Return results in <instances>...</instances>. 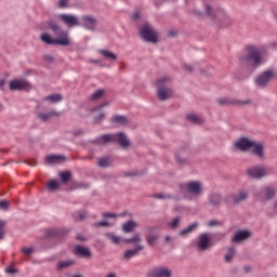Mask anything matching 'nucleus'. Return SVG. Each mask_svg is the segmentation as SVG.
I'll return each instance as SVG.
<instances>
[{
  "label": "nucleus",
  "instance_id": "47",
  "mask_svg": "<svg viewBox=\"0 0 277 277\" xmlns=\"http://www.w3.org/2000/svg\"><path fill=\"white\" fill-rule=\"evenodd\" d=\"M154 198H157L158 200H166L167 198H172L171 195H164V194H155Z\"/></svg>",
  "mask_w": 277,
  "mask_h": 277
},
{
  "label": "nucleus",
  "instance_id": "41",
  "mask_svg": "<svg viewBox=\"0 0 277 277\" xmlns=\"http://www.w3.org/2000/svg\"><path fill=\"white\" fill-rule=\"evenodd\" d=\"M88 213L85 211H77L75 214H74V217L75 220H77L78 222H81L83 220H85Z\"/></svg>",
  "mask_w": 277,
  "mask_h": 277
},
{
  "label": "nucleus",
  "instance_id": "10",
  "mask_svg": "<svg viewBox=\"0 0 277 277\" xmlns=\"http://www.w3.org/2000/svg\"><path fill=\"white\" fill-rule=\"evenodd\" d=\"M52 31H55V36L57 39H55L56 44H60L61 47H68L70 44V39H68V32L60 29V26L52 25L51 26Z\"/></svg>",
  "mask_w": 277,
  "mask_h": 277
},
{
  "label": "nucleus",
  "instance_id": "1",
  "mask_svg": "<svg viewBox=\"0 0 277 277\" xmlns=\"http://www.w3.org/2000/svg\"><path fill=\"white\" fill-rule=\"evenodd\" d=\"M234 149L240 150V153H251L261 161L265 159V143L250 140L246 136L239 137L234 142Z\"/></svg>",
  "mask_w": 277,
  "mask_h": 277
},
{
  "label": "nucleus",
  "instance_id": "3",
  "mask_svg": "<svg viewBox=\"0 0 277 277\" xmlns=\"http://www.w3.org/2000/svg\"><path fill=\"white\" fill-rule=\"evenodd\" d=\"M95 144L98 146H105V144H119L121 148H128L129 146V138L127 137V134L122 132H118L115 134H103L101 136H97L94 140Z\"/></svg>",
  "mask_w": 277,
  "mask_h": 277
},
{
  "label": "nucleus",
  "instance_id": "23",
  "mask_svg": "<svg viewBox=\"0 0 277 277\" xmlns=\"http://www.w3.org/2000/svg\"><path fill=\"white\" fill-rule=\"evenodd\" d=\"M232 198L235 205H239V202H243V200L248 198V193H246L245 190H239L238 193L233 194Z\"/></svg>",
  "mask_w": 277,
  "mask_h": 277
},
{
  "label": "nucleus",
  "instance_id": "22",
  "mask_svg": "<svg viewBox=\"0 0 277 277\" xmlns=\"http://www.w3.org/2000/svg\"><path fill=\"white\" fill-rule=\"evenodd\" d=\"M97 53H100L106 62H116V60H118V55L109 50H98Z\"/></svg>",
  "mask_w": 277,
  "mask_h": 277
},
{
  "label": "nucleus",
  "instance_id": "2",
  "mask_svg": "<svg viewBox=\"0 0 277 277\" xmlns=\"http://www.w3.org/2000/svg\"><path fill=\"white\" fill-rule=\"evenodd\" d=\"M263 48L247 45L246 54L240 56V62L249 68H259L263 64Z\"/></svg>",
  "mask_w": 277,
  "mask_h": 277
},
{
  "label": "nucleus",
  "instance_id": "64",
  "mask_svg": "<svg viewBox=\"0 0 277 277\" xmlns=\"http://www.w3.org/2000/svg\"><path fill=\"white\" fill-rule=\"evenodd\" d=\"M194 13L196 14V16H202V12L195 10Z\"/></svg>",
  "mask_w": 277,
  "mask_h": 277
},
{
  "label": "nucleus",
  "instance_id": "34",
  "mask_svg": "<svg viewBox=\"0 0 277 277\" xmlns=\"http://www.w3.org/2000/svg\"><path fill=\"white\" fill-rule=\"evenodd\" d=\"M105 236L107 237V239H109L111 241V243L118 245L121 241H124V239H122L121 237L116 236V235H114L111 233H107V234H105Z\"/></svg>",
  "mask_w": 277,
  "mask_h": 277
},
{
  "label": "nucleus",
  "instance_id": "58",
  "mask_svg": "<svg viewBox=\"0 0 277 277\" xmlns=\"http://www.w3.org/2000/svg\"><path fill=\"white\" fill-rule=\"evenodd\" d=\"M76 239H77L78 241H85V236H83V234H78V235L76 236Z\"/></svg>",
  "mask_w": 277,
  "mask_h": 277
},
{
  "label": "nucleus",
  "instance_id": "46",
  "mask_svg": "<svg viewBox=\"0 0 277 277\" xmlns=\"http://www.w3.org/2000/svg\"><path fill=\"white\" fill-rule=\"evenodd\" d=\"M123 175L127 179H131L133 176H140V172H137V171H128V172H124Z\"/></svg>",
  "mask_w": 277,
  "mask_h": 277
},
{
  "label": "nucleus",
  "instance_id": "17",
  "mask_svg": "<svg viewBox=\"0 0 277 277\" xmlns=\"http://www.w3.org/2000/svg\"><path fill=\"white\" fill-rule=\"evenodd\" d=\"M219 105H250V100L235 101L227 97L217 100Z\"/></svg>",
  "mask_w": 277,
  "mask_h": 277
},
{
  "label": "nucleus",
  "instance_id": "6",
  "mask_svg": "<svg viewBox=\"0 0 277 277\" xmlns=\"http://www.w3.org/2000/svg\"><path fill=\"white\" fill-rule=\"evenodd\" d=\"M277 189L272 185L263 186L259 193L255 194V197L260 202H269L273 198H276Z\"/></svg>",
  "mask_w": 277,
  "mask_h": 277
},
{
  "label": "nucleus",
  "instance_id": "27",
  "mask_svg": "<svg viewBox=\"0 0 277 277\" xmlns=\"http://www.w3.org/2000/svg\"><path fill=\"white\" fill-rule=\"evenodd\" d=\"M111 163H113L111 157H102L97 159V166L100 168H109Z\"/></svg>",
  "mask_w": 277,
  "mask_h": 277
},
{
  "label": "nucleus",
  "instance_id": "56",
  "mask_svg": "<svg viewBox=\"0 0 277 277\" xmlns=\"http://www.w3.org/2000/svg\"><path fill=\"white\" fill-rule=\"evenodd\" d=\"M175 159H176L177 163H185V162L187 161L185 158H181L180 155H177V156L175 157Z\"/></svg>",
  "mask_w": 277,
  "mask_h": 277
},
{
  "label": "nucleus",
  "instance_id": "13",
  "mask_svg": "<svg viewBox=\"0 0 277 277\" xmlns=\"http://www.w3.org/2000/svg\"><path fill=\"white\" fill-rule=\"evenodd\" d=\"M80 25L89 31H94L96 29V18L92 15H84L80 18Z\"/></svg>",
  "mask_w": 277,
  "mask_h": 277
},
{
  "label": "nucleus",
  "instance_id": "37",
  "mask_svg": "<svg viewBox=\"0 0 277 277\" xmlns=\"http://www.w3.org/2000/svg\"><path fill=\"white\" fill-rule=\"evenodd\" d=\"M113 122H116L117 124H127L129 120L127 119L126 116L116 115L115 117H113Z\"/></svg>",
  "mask_w": 277,
  "mask_h": 277
},
{
  "label": "nucleus",
  "instance_id": "52",
  "mask_svg": "<svg viewBox=\"0 0 277 277\" xmlns=\"http://www.w3.org/2000/svg\"><path fill=\"white\" fill-rule=\"evenodd\" d=\"M103 107H107V103L100 104L97 107L92 108V111H98L103 109Z\"/></svg>",
  "mask_w": 277,
  "mask_h": 277
},
{
  "label": "nucleus",
  "instance_id": "25",
  "mask_svg": "<svg viewBox=\"0 0 277 277\" xmlns=\"http://www.w3.org/2000/svg\"><path fill=\"white\" fill-rule=\"evenodd\" d=\"M61 161H64V156L62 155H50L45 157V163H60Z\"/></svg>",
  "mask_w": 277,
  "mask_h": 277
},
{
  "label": "nucleus",
  "instance_id": "15",
  "mask_svg": "<svg viewBox=\"0 0 277 277\" xmlns=\"http://www.w3.org/2000/svg\"><path fill=\"white\" fill-rule=\"evenodd\" d=\"M58 18H61V21H63V23H65L67 27H78L79 25H81L79 23V18L71 14H61Z\"/></svg>",
  "mask_w": 277,
  "mask_h": 277
},
{
  "label": "nucleus",
  "instance_id": "24",
  "mask_svg": "<svg viewBox=\"0 0 277 277\" xmlns=\"http://www.w3.org/2000/svg\"><path fill=\"white\" fill-rule=\"evenodd\" d=\"M208 201L212 207H220L222 202V196L220 194L212 193L208 197Z\"/></svg>",
  "mask_w": 277,
  "mask_h": 277
},
{
  "label": "nucleus",
  "instance_id": "32",
  "mask_svg": "<svg viewBox=\"0 0 277 277\" xmlns=\"http://www.w3.org/2000/svg\"><path fill=\"white\" fill-rule=\"evenodd\" d=\"M70 265H75V261L72 260L60 261L57 263V269H66L67 267H70Z\"/></svg>",
  "mask_w": 277,
  "mask_h": 277
},
{
  "label": "nucleus",
  "instance_id": "7",
  "mask_svg": "<svg viewBox=\"0 0 277 277\" xmlns=\"http://www.w3.org/2000/svg\"><path fill=\"white\" fill-rule=\"evenodd\" d=\"M141 38L145 40V42H151L153 44H157V31L149 23L143 24L140 28Z\"/></svg>",
  "mask_w": 277,
  "mask_h": 277
},
{
  "label": "nucleus",
  "instance_id": "12",
  "mask_svg": "<svg viewBox=\"0 0 277 277\" xmlns=\"http://www.w3.org/2000/svg\"><path fill=\"white\" fill-rule=\"evenodd\" d=\"M186 192L187 194H190V196L198 198V196H202L205 189L202 188V183L190 181L186 184Z\"/></svg>",
  "mask_w": 277,
  "mask_h": 277
},
{
  "label": "nucleus",
  "instance_id": "26",
  "mask_svg": "<svg viewBox=\"0 0 277 277\" xmlns=\"http://www.w3.org/2000/svg\"><path fill=\"white\" fill-rule=\"evenodd\" d=\"M137 227L135 221H128L122 225L123 233H133V229Z\"/></svg>",
  "mask_w": 277,
  "mask_h": 277
},
{
  "label": "nucleus",
  "instance_id": "39",
  "mask_svg": "<svg viewBox=\"0 0 277 277\" xmlns=\"http://www.w3.org/2000/svg\"><path fill=\"white\" fill-rule=\"evenodd\" d=\"M52 116H57V113L55 111H50L47 114H39L38 118H40L43 122H47Z\"/></svg>",
  "mask_w": 277,
  "mask_h": 277
},
{
  "label": "nucleus",
  "instance_id": "18",
  "mask_svg": "<svg viewBox=\"0 0 277 277\" xmlns=\"http://www.w3.org/2000/svg\"><path fill=\"white\" fill-rule=\"evenodd\" d=\"M153 277H171L172 269L168 267H157L151 272Z\"/></svg>",
  "mask_w": 277,
  "mask_h": 277
},
{
  "label": "nucleus",
  "instance_id": "59",
  "mask_svg": "<svg viewBox=\"0 0 277 277\" xmlns=\"http://www.w3.org/2000/svg\"><path fill=\"white\" fill-rule=\"evenodd\" d=\"M103 217L107 219V217H118V215H116L115 213H104Z\"/></svg>",
  "mask_w": 277,
  "mask_h": 277
},
{
  "label": "nucleus",
  "instance_id": "50",
  "mask_svg": "<svg viewBox=\"0 0 277 277\" xmlns=\"http://www.w3.org/2000/svg\"><path fill=\"white\" fill-rule=\"evenodd\" d=\"M105 118V113H100L97 116H95V122H101Z\"/></svg>",
  "mask_w": 277,
  "mask_h": 277
},
{
  "label": "nucleus",
  "instance_id": "29",
  "mask_svg": "<svg viewBox=\"0 0 277 277\" xmlns=\"http://www.w3.org/2000/svg\"><path fill=\"white\" fill-rule=\"evenodd\" d=\"M124 243H133V246L137 245L140 246L142 241V237H140V234L134 235L132 238L123 239Z\"/></svg>",
  "mask_w": 277,
  "mask_h": 277
},
{
  "label": "nucleus",
  "instance_id": "33",
  "mask_svg": "<svg viewBox=\"0 0 277 277\" xmlns=\"http://www.w3.org/2000/svg\"><path fill=\"white\" fill-rule=\"evenodd\" d=\"M187 120H189V122H193L194 124H202L201 117L196 114L187 115Z\"/></svg>",
  "mask_w": 277,
  "mask_h": 277
},
{
  "label": "nucleus",
  "instance_id": "30",
  "mask_svg": "<svg viewBox=\"0 0 277 277\" xmlns=\"http://www.w3.org/2000/svg\"><path fill=\"white\" fill-rule=\"evenodd\" d=\"M196 228H198V223H193L188 225L186 228L182 229L180 232V236L184 237V235H189V233H192V230H195Z\"/></svg>",
  "mask_w": 277,
  "mask_h": 277
},
{
  "label": "nucleus",
  "instance_id": "28",
  "mask_svg": "<svg viewBox=\"0 0 277 277\" xmlns=\"http://www.w3.org/2000/svg\"><path fill=\"white\" fill-rule=\"evenodd\" d=\"M40 40L44 42V44H56L55 39L51 37V35L44 32L40 36Z\"/></svg>",
  "mask_w": 277,
  "mask_h": 277
},
{
  "label": "nucleus",
  "instance_id": "8",
  "mask_svg": "<svg viewBox=\"0 0 277 277\" xmlns=\"http://www.w3.org/2000/svg\"><path fill=\"white\" fill-rule=\"evenodd\" d=\"M275 74L273 69H267L263 72H261L256 78H255V85L256 88H261L262 90L267 88L269 83H272V80L274 79Z\"/></svg>",
  "mask_w": 277,
  "mask_h": 277
},
{
  "label": "nucleus",
  "instance_id": "21",
  "mask_svg": "<svg viewBox=\"0 0 277 277\" xmlns=\"http://www.w3.org/2000/svg\"><path fill=\"white\" fill-rule=\"evenodd\" d=\"M142 250H144V246L142 245H136L134 249L131 250H127L123 254L124 259H133V256H137V254H140V252H142Z\"/></svg>",
  "mask_w": 277,
  "mask_h": 277
},
{
  "label": "nucleus",
  "instance_id": "9",
  "mask_svg": "<svg viewBox=\"0 0 277 277\" xmlns=\"http://www.w3.org/2000/svg\"><path fill=\"white\" fill-rule=\"evenodd\" d=\"M248 176L250 179H255L256 181H261V179L267 176L269 174V171L267 168L263 166H253L247 170Z\"/></svg>",
  "mask_w": 277,
  "mask_h": 277
},
{
  "label": "nucleus",
  "instance_id": "16",
  "mask_svg": "<svg viewBox=\"0 0 277 277\" xmlns=\"http://www.w3.org/2000/svg\"><path fill=\"white\" fill-rule=\"evenodd\" d=\"M9 88L10 90H27L29 88V82L25 80H11Z\"/></svg>",
  "mask_w": 277,
  "mask_h": 277
},
{
  "label": "nucleus",
  "instance_id": "43",
  "mask_svg": "<svg viewBox=\"0 0 277 277\" xmlns=\"http://www.w3.org/2000/svg\"><path fill=\"white\" fill-rule=\"evenodd\" d=\"M180 224H181V217H174L169 223V226L170 228H179Z\"/></svg>",
  "mask_w": 277,
  "mask_h": 277
},
{
  "label": "nucleus",
  "instance_id": "48",
  "mask_svg": "<svg viewBox=\"0 0 277 277\" xmlns=\"http://www.w3.org/2000/svg\"><path fill=\"white\" fill-rule=\"evenodd\" d=\"M5 226V222L0 220V240L3 239L4 235H5V230L3 229Z\"/></svg>",
  "mask_w": 277,
  "mask_h": 277
},
{
  "label": "nucleus",
  "instance_id": "11",
  "mask_svg": "<svg viewBox=\"0 0 277 277\" xmlns=\"http://www.w3.org/2000/svg\"><path fill=\"white\" fill-rule=\"evenodd\" d=\"M211 248V234L202 233L197 239V250L198 252H207Z\"/></svg>",
  "mask_w": 277,
  "mask_h": 277
},
{
  "label": "nucleus",
  "instance_id": "40",
  "mask_svg": "<svg viewBox=\"0 0 277 277\" xmlns=\"http://www.w3.org/2000/svg\"><path fill=\"white\" fill-rule=\"evenodd\" d=\"M72 1H75V0H58L57 5H58L61 9H64V8H71Z\"/></svg>",
  "mask_w": 277,
  "mask_h": 277
},
{
  "label": "nucleus",
  "instance_id": "61",
  "mask_svg": "<svg viewBox=\"0 0 277 277\" xmlns=\"http://www.w3.org/2000/svg\"><path fill=\"white\" fill-rule=\"evenodd\" d=\"M89 62L90 64H101V60L90 58Z\"/></svg>",
  "mask_w": 277,
  "mask_h": 277
},
{
  "label": "nucleus",
  "instance_id": "45",
  "mask_svg": "<svg viewBox=\"0 0 277 277\" xmlns=\"http://www.w3.org/2000/svg\"><path fill=\"white\" fill-rule=\"evenodd\" d=\"M21 252L26 254V256H29L30 254H34V247H23Z\"/></svg>",
  "mask_w": 277,
  "mask_h": 277
},
{
  "label": "nucleus",
  "instance_id": "5",
  "mask_svg": "<svg viewBox=\"0 0 277 277\" xmlns=\"http://www.w3.org/2000/svg\"><path fill=\"white\" fill-rule=\"evenodd\" d=\"M206 14L211 17L212 21H220V23H222V27H226V25L230 23L228 15H226V12L222 9L215 11L211 5L206 4Z\"/></svg>",
  "mask_w": 277,
  "mask_h": 277
},
{
  "label": "nucleus",
  "instance_id": "57",
  "mask_svg": "<svg viewBox=\"0 0 277 277\" xmlns=\"http://www.w3.org/2000/svg\"><path fill=\"white\" fill-rule=\"evenodd\" d=\"M28 166H30L31 168H35V166H38V162L36 160H27L26 162Z\"/></svg>",
  "mask_w": 277,
  "mask_h": 277
},
{
  "label": "nucleus",
  "instance_id": "4",
  "mask_svg": "<svg viewBox=\"0 0 277 277\" xmlns=\"http://www.w3.org/2000/svg\"><path fill=\"white\" fill-rule=\"evenodd\" d=\"M169 78H160L157 80V96L159 101H168V98H172V89L168 87Z\"/></svg>",
  "mask_w": 277,
  "mask_h": 277
},
{
  "label": "nucleus",
  "instance_id": "49",
  "mask_svg": "<svg viewBox=\"0 0 277 277\" xmlns=\"http://www.w3.org/2000/svg\"><path fill=\"white\" fill-rule=\"evenodd\" d=\"M8 207H10V203L8 201H0V209L3 211H8Z\"/></svg>",
  "mask_w": 277,
  "mask_h": 277
},
{
  "label": "nucleus",
  "instance_id": "62",
  "mask_svg": "<svg viewBox=\"0 0 277 277\" xmlns=\"http://www.w3.org/2000/svg\"><path fill=\"white\" fill-rule=\"evenodd\" d=\"M3 85H5V79H0V90H3Z\"/></svg>",
  "mask_w": 277,
  "mask_h": 277
},
{
  "label": "nucleus",
  "instance_id": "36",
  "mask_svg": "<svg viewBox=\"0 0 277 277\" xmlns=\"http://www.w3.org/2000/svg\"><path fill=\"white\" fill-rule=\"evenodd\" d=\"M233 256H235V247H229L224 255L226 263H230L233 261Z\"/></svg>",
  "mask_w": 277,
  "mask_h": 277
},
{
  "label": "nucleus",
  "instance_id": "19",
  "mask_svg": "<svg viewBox=\"0 0 277 277\" xmlns=\"http://www.w3.org/2000/svg\"><path fill=\"white\" fill-rule=\"evenodd\" d=\"M74 252L77 256H82L83 259H90L92 256L90 250L83 246H76Z\"/></svg>",
  "mask_w": 277,
  "mask_h": 277
},
{
  "label": "nucleus",
  "instance_id": "42",
  "mask_svg": "<svg viewBox=\"0 0 277 277\" xmlns=\"http://www.w3.org/2000/svg\"><path fill=\"white\" fill-rule=\"evenodd\" d=\"M57 187H60V182H57L56 180H51L48 183V189H50V192H55V189H57Z\"/></svg>",
  "mask_w": 277,
  "mask_h": 277
},
{
  "label": "nucleus",
  "instance_id": "51",
  "mask_svg": "<svg viewBox=\"0 0 277 277\" xmlns=\"http://www.w3.org/2000/svg\"><path fill=\"white\" fill-rule=\"evenodd\" d=\"M6 274H18V269L14 268L13 266H9L6 268Z\"/></svg>",
  "mask_w": 277,
  "mask_h": 277
},
{
  "label": "nucleus",
  "instance_id": "14",
  "mask_svg": "<svg viewBox=\"0 0 277 277\" xmlns=\"http://www.w3.org/2000/svg\"><path fill=\"white\" fill-rule=\"evenodd\" d=\"M252 237V232L248 229L238 230L234 234L232 238V243H241V241H246Z\"/></svg>",
  "mask_w": 277,
  "mask_h": 277
},
{
  "label": "nucleus",
  "instance_id": "35",
  "mask_svg": "<svg viewBox=\"0 0 277 277\" xmlns=\"http://www.w3.org/2000/svg\"><path fill=\"white\" fill-rule=\"evenodd\" d=\"M63 100L61 94H51L47 97H44V101H49L50 103H61Z\"/></svg>",
  "mask_w": 277,
  "mask_h": 277
},
{
  "label": "nucleus",
  "instance_id": "54",
  "mask_svg": "<svg viewBox=\"0 0 277 277\" xmlns=\"http://www.w3.org/2000/svg\"><path fill=\"white\" fill-rule=\"evenodd\" d=\"M94 226H109V223L107 221H101L97 223H94Z\"/></svg>",
  "mask_w": 277,
  "mask_h": 277
},
{
  "label": "nucleus",
  "instance_id": "20",
  "mask_svg": "<svg viewBox=\"0 0 277 277\" xmlns=\"http://www.w3.org/2000/svg\"><path fill=\"white\" fill-rule=\"evenodd\" d=\"M157 230V227H150L148 229V234L146 235V241L149 246H155V241L159 239V235L155 233Z\"/></svg>",
  "mask_w": 277,
  "mask_h": 277
},
{
  "label": "nucleus",
  "instance_id": "31",
  "mask_svg": "<svg viewBox=\"0 0 277 277\" xmlns=\"http://www.w3.org/2000/svg\"><path fill=\"white\" fill-rule=\"evenodd\" d=\"M47 237H60L62 236V229L60 228H50L45 230Z\"/></svg>",
  "mask_w": 277,
  "mask_h": 277
},
{
  "label": "nucleus",
  "instance_id": "38",
  "mask_svg": "<svg viewBox=\"0 0 277 277\" xmlns=\"http://www.w3.org/2000/svg\"><path fill=\"white\" fill-rule=\"evenodd\" d=\"M103 94H105V90L100 89L90 96V101H101V98H103Z\"/></svg>",
  "mask_w": 277,
  "mask_h": 277
},
{
  "label": "nucleus",
  "instance_id": "53",
  "mask_svg": "<svg viewBox=\"0 0 277 277\" xmlns=\"http://www.w3.org/2000/svg\"><path fill=\"white\" fill-rule=\"evenodd\" d=\"M131 18H132V21H138V18H140V11H135L134 13H132Z\"/></svg>",
  "mask_w": 277,
  "mask_h": 277
},
{
  "label": "nucleus",
  "instance_id": "60",
  "mask_svg": "<svg viewBox=\"0 0 277 277\" xmlns=\"http://www.w3.org/2000/svg\"><path fill=\"white\" fill-rule=\"evenodd\" d=\"M219 224H220V222H217V221H209L207 223V226H217Z\"/></svg>",
  "mask_w": 277,
  "mask_h": 277
},
{
  "label": "nucleus",
  "instance_id": "44",
  "mask_svg": "<svg viewBox=\"0 0 277 277\" xmlns=\"http://www.w3.org/2000/svg\"><path fill=\"white\" fill-rule=\"evenodd\" d=\"M60 176H61V181H63V183H67V181L70 180V172H68V171L61 172Z\"/></svg>",
  "mask_w": 277,
  "mask_h": 277
},
{
  "label": "nucleus",
  "instance_id": "63",
  "mask_svg": "<svg viewBox=\"0 0 277 277\" xmlns=\"http://www.w3.org/2000/svg\"><path fill=\"white\" fill-rule=\"evenodd\" d=\"M171 240H172V237H170V236H166L164 237L166 243H170Z\"/></svg>",
  "mask_w": 277,
  "mask_h": 277
},
{
  "label": "nucleus",
  "instance_id": "55",
  "mask_svg": "<svg viewBox=\"0 0 277 277\" xmlns=\"http://www.w3.org/2000/svg\"><path fill=\"white\" fill-rule=\"evenodd\" d=\"M184 70H186V72H193L194 71V66H192V65H184Z\"/></svg>",
  "mask_w": 277,
  "mask_h": 277
}]
</instances>
